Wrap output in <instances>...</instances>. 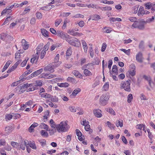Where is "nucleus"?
I'll return each mask as SVG.
<instances>
[{
  "mask_svg": "<svg viewBox=\"0 0 155 155\" xmlns=\"http://www.w3.org/2000/svg\"><path fill=\"white\" fill-rule=\"evenodd\" d=\"M109 87V84L108 82L106 83L104 85L103 89L104 91H107L108 90Z\"/></svg>",
  "mask_w": 155,
  "mask_h": 155,
  "instance_id": "28",
  "label": "nucleus"
},
{
  "mask_svg": "<svg viewBox=\"0 0 155 155\" xmlns=\"http://www.w3.org/2000/svg\"><path fill=\"white\" fill-rule=\"evenodd\" d=\"M43 71V68H41L37 71H35L33 73L31 74V77H34L35 76H37L41 73Z\"/></svg>",
  "mask_w": 155,
  "mask_h": 155,
  "instance_id": "16",
  "label": "nucleus"
},
{
  "mask_svg": "<svg viewBox=\"0 0 155 155\" xmlns=\"http://www.w3.org/2000/svg\"><path fill=\"white\" fill-rule=\"evenodd\" d=\"M68 33H69L70 35L74 36H77V35L79 34L78 32H75L73 30H69L68 31Z\"/></svg>",
  "mask_w": 155,
  "mask_h": 155,
  "instance_id": "27",
  "label": "nucleus"
},
{
  "mask_svg": "<svg viewBox=\"0 0 155 155\" xmlns=\"http://www.w3.org/2000/svg\"><path fill=\"white\" fill-rule=\"evenodd\" d=\"M146 9H150L152 6V4L150 2L147 3L145 5Z\"/></svg>",
  "mask_w": 155,
  "mask_h": 155,
  "instance_id": "49",
  "label": "nucleus"
},
{
  "mask_svg": "<svg viewBox=\"0 0 155 155\" xmlns=\"http://www.w3.org/2000/svg\"><path fill=\"white\" fill-rule=\"evenodd\" d=\"M92 20H98L100 19V16L99 15H94L92 16Z\"/></svg>",
  "mask_w": 155,
  "mask_h": 155,
  "instance_id": "45",
  "label": "nucleus"
},
{
  "mask_svg": "<svg viewBox=\"0 0 155 155\" xmlns=\"http://www.w3.org/2000/svg\"><path fill=\"white\" fill-rule=\"evenodd\" d=\"M46 54V51L43 50L41 51L40 58L41 59H42L44 57Z\"/></svg>",
  "mask_w": 155,
  "mask_h": 155,
  "instance_id": "63",
  "label": "nucleus"
},
{
  "mask_svg": "<svg viewBox=\"0 0 155 155\" xmlns=\"http://www.w3.org/2000/svg\"><path fill=\"white\" fill-rule=\"evenodd\" d=\"M81 41L84 51L86 53L87 52L88 49V47L87 46V43L86 41L84 40H82Z\"/></svg>",
  "mask_w": 155,
  "mask_h": 155,
  "instance_id": "14",
  "label": "nucleus"
},
{
  "mask_svg": "<svg viewBox=\"0 0 155 155\" xmlns=\"http://www.w3.org/2000/svg\"><path fill=\"white\" fill-rule=\"evenodd\" d=\"M116 125L117 127L119 126L121 127H122L123 126V121L122 120H117L116 123Z\"/></svg>",
  "mask_w": 155,
  "mask_h": 155,
  "instance_id": "21",
  "label": "nucleus"
},
{
  "mask_svg": "<svg viewBox=\"0 0 155 155\" xmlns=\"http://www.w3.org/2000/svg\"><path fill=\"white\" fill-rule=\"evenodd\" d=\"M109 98V96L107 93H105L101 95L100 98L99 103L102 106H105L107 103V101Z\"/></svg>",
  "mask_w": 155,
  "mask_h": 155,
  "instance_id": "3",
  "label": "nucleus"
},
{
  "mask_svg": "<svg viewBox=\"0 0 155 155\" xmlns=\"http://www.w3.org/2000/svg\"><path fill=\"white\" fill-rule=\"evenodd\" d=\"M41 97L45 98H51V95L47 93H44L43 94H40Z\"/></svg>",
  "mask_w": 155,
  "mask_h": 155,
  "instance_id": "22",
  "label": "nucleus"
},
{
  "mask_svg": "<svg viewBox=\"0 0 155 155\" xmlns=\"http://www.w3.org/2000/svg\"><path fill=\"white\" fill-rule=\"evenodd\" d=\"M67 81L73 83H75L76 82V80L75 79L72 77H68L67 79Z\"/></svg>",
  "mask_w": 155,
  "mask_h": 155,
  "instance_id": "35",
  "label": "nucleus"
},
{
  "mask_svg": "<svg viewBox=\"0 0 155 155\" xmlns=\"http://www.w3.org/2000/svg\"><path fill=\"white\" fill-rule=\"evenodd\" d=\"M41 31L43 35L45 37L48 36V32L46 29L42 28L41 29Z\"/></svg>",
  "mask_w": 155,
  "mask_h": 155,
  "instance_id": "26",
  "label": "nucleus"
},
{
  "mask_svg": "<svg viewBox=\"0 0 155 155\" xmlns=\"http://www.w3.org/2000/svg\"><path fill=\"white\" fill-rule=\"evenodd\" d=\"M11 145L15 148H17L19 146V144L15 142H12L11 143Z\"/></svg>",
  "mask_w": 155,
  "mask_h": 155,
  "instance_id": "34",
  "label": "nucleus"
},
{
  "mask_svg": "<svg viewBox=\"0 0 155 155\" xmlns=\"http://www.w3.org/2000/svg\"><path fill=\"white\" fill-rule=\"evenodd\" d=\"M68 125L65 121H63L57 125L56 128L59 132H66L69 129Z\"/></svg>",
  "mask_w": 155,
  "mask_h": 155,
  "instance_id": "2",
  "label": "nucleus"
},
{
  "mask_svg": "<svg viewBox=\"0 0 155 155\" xmlns=\"http://www.w3.org/2000/svg\"><path fill=\"white\" fill-rule=\"evenodd\" d=\"M62 19L61 18L57 19L55 21V25L56 27H58V26L62 22Z\"/></svg>",
  "mask_w": 155,
  "mask_h": 155,
  "instance_id": "32",
  "label": "nucleus"
},
{
  "mask_svg": "<svg viewBox=\"0 0 155 155\" xmlns=\"http://www.w3.org/2000/svg\"><path fill=\"white\" fill-rule=\"evenodd\" d=\"M51 101L53 102H57L58 101V98L55 96L51 97V98H50Z\"/></svg>",
  "mask_w": 155,
  "mask_h": 155,
  "instance_id": "37",
  "label": "nucleus"
},
{
  "mask_svg": "<svg viewBox=\"0 0 155 155\" xmlns=\"http://www.w3.org/2000/svg\"><path fill=\"white\" fill-rule=\"evenodd\" d=\"M41 135L44 137H48V134L47 131L45 130H42L41 132Z\"/></svg>",
  "mask_w": 155,
  "mask_h": 155,
  "instance_id": "25",
  "label": "nucleus"
},
{
  "mask_svg": "<svg viewBox=\"0 0 155 155\" xmlns=\"http://www.w3.org/2000/svg\"><path fill=\"white\" fill-rule=\"evenodd\" d=\"M12 61L11 60L8 61L3 68L2 72L5 71L8 68L9 65L12 63Z\"/></svg>",
  "mask_w": 155,
  "mask_h": 155,
  "instance_id": "15",
  "label": "nucleus"
},
{
  "mask_svg": "<svg viewBox=\"0 0 155 155\" xmlns=\"http://www.w3.org/2000/svg\"><path fill=\"white\" fill-rule=\"evenodd\" d=\"M20 148L23 150H25V147H26V146L24 144L23 142L21 141L20 144Z\"/></svg>",
  "mask_w": 155,
  "mask_h": 155,
  "instance_id": "56",
  "label": "nucleus"
},
{
  "mask_svg": "<svg viewBox=\"0 0 155 155\" xmlns=\"http://www.w3.org/2000/svg\"><path fill=\"white\" fill-rule=\"evenodd\" d=\"M139 6L136 5L133 8V12L134 14H136L138 13Z\"/></svg>",
  "mask_w": 155,
  "mask_h": 155,
  "instance_id": "36",
  "label": "nucleus"
},
{
  "mask_svg": "<svg viewBox=\"0 0 155 155\" xmlns=\"http://www.w3.org/2000/svg\"><path fill=\"white\" fill-rule=\"evenodd\" d=\"M54 65L52 64H50L44 68L45 71H49L51 73L54 71Z\"/></svg>",
  "mask_w": 155,
  "mask_h": 155,
  "instance_id": "8",
  "label": "nucleus"
},
{
  "mask_svg": "<svg viewBox=\"0 0 155 155\" xmlns=\"http://www.w3.org/2000/svg\"><path fill=\"white\" fill-rule=\"evenodd\" d=\"M107 124L108 127L110 129H114L115 127L114 124H111V123L109 121L107 122Z\"/></svg>",
  "mask_w": 155,
  "mask_h": 155,
  "instance_id": "43",
  "label": "nucleus"
},
{
  "mask_svg": "<svg viewBox=\"0 0 155 155\" xmlns=\"http://www.w3.org/2000/svg\"><path fill=\"white\" fill-rule=\"evenodd\" d=\"M50 45V42H48L47 43V44L44 46L43 50L45 51H47L48 50Z\"/></svg>",
  "mask_w": 155,
  "mask_h": 155,
  "instance_id": "50",
  "label": "nucleus"
},
{
  "mask_svg": "<svg viewBox=\"0 0 155 155\" xmlns=\"http://www.w3.org/2000/svg\"><path fill=\"white\" fill-rule=\"evenodd\" d=\"M49 112L48 110L46 111L45 113V115L44 116V119H47L49 115Z\"/></svg>",
  "mask_w": 155,
  "mask_h": 155,
  "instance_id": "54",
  "label": "nucleus"
},
{
  "mask_svg": "<svg viewBox=\"0 0 155 155\" xmlns=\"http://www.w3.org/2000/svg\"><path fill=\"white\" fill-rule=\"evenodd\" d=\"M110 21L112 22L116 21H122V19L119 18H110Z\"/></svg>",
  "mask_w": 155,
  "mask_h": 155,
  "instance_id": "20",
  "label": "nucleus"
},
{
  "mask_svg": "<svg viewBox=\"0 0 155 155\" xmlns=\"http://www.w3.org/2000/svg\"><path fill=\"white\" fill-rule=\"evenodd\" d=\"M117 68L116 65H114L113 66L112 69V71L113 73H117Z\"/></svg>",
  "mask_w": 155,
  "mask_h": 155,
  "instance_id": "40",
  "label": "nucleus"
},
{
  "mask_svg": "<svg viewBox=\"0 0 155 155\" xmlns=\"http://www.w3.org/2000/svg\"><path fill=\"white\" fill-rule=\"evenodd\" d=\"M38 58V54H35V55L33 57L31 58V63H33L34 62V61L36 60V61H37Z\"/></svg>",
  "mask_w": 155,
  "mask_h": 155,
  "instance_id": "30",
  "label": "nucleus"
},
{
  "mask_svg": "<svg viewBox=\"0 0 155 155\" xmlns=\"http://www.w3.org/2000/svg\"><path fill=\"white\" fill-rule=\"evenodd\" d=\"M5 130L7 133H10L12 131V128L9 126L6 127L5 128Z\"/></svg>",
  "mask_w": 155,
  "mask_h": 155,
  "instance_id": "31",
  "label": "nucleus"
},
{
  "mask_svg": "<svg viewBox=\"0 0 155 155\" xmlns=\"http://www.w3.org/2000/svg\"><path fill=\"white\" fill-rule=\"evenodd\" d=\"M36 17L38 18L41 19L42 18V15L41 13L39 12H37L36 14Z\"/></svg>",
  "mask_w": 155,
  "mask_h": 155,
  "instance_id": "64",
  "label": "nucleus"
},
{
  "mask_svg": "<svg viewBox=\"0 0 155 155\" xmlns=\"http://www.w3.org/2000/svg\"><path fill=\"white\" fill-rule=\"evenodd\" d=\"M20 53L19 52H17L16 53L15 55V58L17 60H19V59L20 58Z\"/></svg>",
  "mask_w": 155,
  "mask_h": 155,
  "instance_id": "48",
  "label": "nucleus"
},
{
  "mask_svg": "<svg viewBox=\"0 0 155 155\" xmlns=\"http://www.w3.org/2000/svg\"><path fill=\"white\" fill-rule=\"evenodd\" d=\"M133 99L132 95L130 94H129L127 96V102L130 103Z\"/></svg>",
  "mask_w": 155,
  "mask_h": 155,
  "instance_id": "38",
  "label": "nucleus"
},
{
  "mask_svg": "<svg viewBox=\"0 0 155 155\" xmlns=\"http://www.w3.org/2000/svg\"><path fill=\"white\" fill-rule=\"evenodd\" d=\"M128 20L131 22H134L131 28L132 29L137 28L140 30H143L145 29V25L146 22L145 21H137V19L134 17H130Z\"/></svg>",
  "mask_w": 155,
  "mask_h": 155,
  "instance_id": "1",
  "label": "nucleus"
},
{
  "mask_svg": "<svg viewBox=\"0 0 155 155\" xmlns=\"http://www.w3.org/2000/svg\"><path fill=\"white\" fill-rule=\"evenodd\" d=\"M112 8L110 6H106L104 7H101V10L103 11H110Z\"/></svg>",
  "mask_w": 155,
  "mask_h": 155,
  "instance_id": "33",
  "label": "nucleus"
},
{
  "mask_svg": "<svg viewBox=\"0 0 155 155\" xmlns=\"http://www.w3.org/2000/svg\"><path fill=\"white\" fill-rule=\"evenodd\" d=\"M11 18V17L10 16L8 17H7L5 19V21L4 22L2 25H5L8 23L10 20H12V18Z\"/></svg>",
  "mask_w": 155,
  "mask_h": 155,
  "instance_id": "41",
  "label": "nucleus"
},
{
  "mask_svg": "<svg viewBox=\"0 0 155 155\" xmlns=\"http://www.w3.org/2000/svg\"><path fill=\"white\" fill-rule=\"evenodd\" d=\"M28 59L29 58H26L21 63V66L22 67L25 66L26 65Z\"/></svg>",
  "mask_w": 155,
  "mask_h": 155,
  "instance_id": "42",
  "label": "nucleus"
},
{
  "mask_svg": "<svg viewBox=\"0 0 155 155\" xmlns=\"http://www.w3.org/2000/svg\"><path fill=\"white\" fill-rule=\"evenodd\" d=\"M120 50L124 52L126 54L128 55H129L130 54V49H129L128 50H126L124 49H121Z\"/></svg>",
  "mask_w": 155,
  "mask_h": 155,
  "instance_id": "44",
  "label": "nucleus"
},
{
  "mask_svg": "<svg viewBox=\"0 0 155 155\" xmlns=\"http://www.w3.org/2000/svg\"><path fill=\"white\" fill-rule=\"evenodd\" d=\"M143 55L140 52H139L136 55V60L140 63L143 62Z\"/></svg>",
  "mask_w": 155,
  "mask_h": 155,
  "instance_id": "11",
  "label": "nucleus"
},
{
  "mask_svg": "<svg viewBox=\"0 0 155 155\" xmlns=\"http://www.w3.org/2000/svg\"><path fill=\"white\" fill-rule=\"evenodd\" d=\"M51 8H51L50 6L48 5V6L41 7L40 9L45 11H48L50 10Z\"/></svg>",
  "mask_w": 155,
  "mask_h": 155,
  "instance_id": "29",
  "label": "nucleus"
},
{
  "mask_svg": "<svg viewBox=\"0 0 155 155\" xmlns=\"http://www.w3.org/2000/svg\"><path fill=\"white\" fill-rule=\"evenodd\" d=\"M130 82V81H127L121 83L120 84L121 88L124 89L125 91H130L131 89Z\"/></svg>",
  "mask_w": 155,
  "mask_h": 155,
  "instance_id": "4",
  "label": "nucleus"
},
{
  "mask_svg": "<svg viewBox=\"0 0 155 155\" xmlns=\"http://www.w3.org/2000/svg\"><path fill=\"white\" fill-rule=\"evenodd\" d=\"M33 86L32 84H29L28 83H26L23 85L21 87V89H25V88L26 89L28 87H31Z\"/></svg>",
  "mask_w": 155,
  "mask_h": 155,
  "instance_id": "19",
  "label": "nucleus"
},
{
  "mask_svg": "<svg viewBox=\"0 0 155 155\" xmlns=\"http://www.w3.org/2000/svg\"><path fill=\"white\" fill-rule=\"evenodd\" d=\"M83 73L86 76H91L92 74L91 72L88 70L87 69H84V71Z\"/></svg>",
  "mask_w": 155,
  "mask_h": 155,
  "instance_id": "18",
  "label": "nucleus"
},
{
  "mask_svg": "<svg viewBox=\"0 0 155 155\" xmlns=\"http://www.w3.org/2000/svg\"><path fill=\"white\" fill-rule=\"evenodd\" d=\"M66 41L70 44L76 47H78L80 44L79 40L75 38H74L72 40H70V36L68 37Z\"/></svg>",
  "mask_w": 155,
  "mask_h": 155,
  "instance_id": "5",
  "label": "nucleus"
},
{
  "mask_svg": "<svg viewBox=\"0 0 155 155\" xmlns=\"http://www.w3.org/2000/svg\"><path fill=\"white\" fill-rule=\"evenodd\" d=\"M22 47L24 50L27 49L29 47V45L27 44V42L24 44H22Z\"/></svg>",
  "mask_w": 155,
  "mask_h": 155,
  "instance_id": "57",
  "label": "nucleus"
},
{
  "mask_svg": "<svg viewBox=\"0 0 155 155\" xmlns=\"http://www.w3.org/2000/svg\"><path fill=\"white\" fill-rule=\"evenodd\" d=\"M93 113L95 116L97 117L100 118L102 116L101 111L99 109H96L94 110Z\"/></svg>",
  "mask_w": 155,
  "mask_h": 155,
  "instance_id": "10",
  "label": "nucleus"
},
{
  "mask_svg": "<svg viewBox=\"0 0 155 155\" xmlns=\"http://www.w3.org/2000/svg\"><path fill=\"white\" fill-rule=\"evenodd\" d=\"M57 35L58 37H60L61 38L65 39L66 41L69 36V35L64 33L63 32L61 31H57Z\"/></svg>",
  "mask_w": 155,
  "mask_h": 155,
  "instance_id": "6",
  "label": "nucleus"
},
{
  "mask_svg": "<svg viewBox=\"0 0 155 155\" xmlns=\"http://www.w3.org/2000/svg\"><path fill=\"white\" fill-rule=\"evenodd\" d=\"M42 46L40 45H39L37 48V53L36 54H38V53H39L42 49Z\"/></svg>",
  "mask_w": 155,
  "mask_h": 155,
  "instance_id": "55",
  "label": "nucleus"
},
{
  "mask_svg": "<svg viewBox=\"0 0 155 155\" xmlns=\"http://www.w3.org/2000/svg\"><path fill=\"white\" fill-rule=\"evenodd\" d=\"M57 84L60 87H67L69 86V84L67 83H58Z\"/></svg>",
  "mask_w": 155,
  "mask_h": 155,
  "instance_id": "23",
  "label": "nucleus"
},
{
  "mask_svg": "<svg viewBox=\"0 0 155 155\" xmlns=\"http://www.w3.org/2000/svg\"><path fill=\"white\" fill-rule=\"evenodd\" d=\"M11 38L10 39H12V37L8 35H7L4 33H2L0 34V38L3 41H7L8 40V38Z\"/></svg>",
  "mask_w": 155,
  "mask_h": 155,
  "instance_id": "9",
  "label": "nucleus"
},
{
  "mask_svg": "<svg viewBox=\"0 0 155 155\" xmlns=\"http://www.w3.org/2000/svg\"><path fill=\"white\" fill-rule=\"evenodd\" d=\"M61 62V61H59L57 62H54L52 63V64L54 65V68H55L56 67L58 66H59Z\"/></svg>",
  "mask_w": 155,
  "mask_h": 155,
  "instance_id": "47",
  "label": "nucleus"
},
{
  "mask_svg": "<svg viewBox=\"0 0 155 155\" xmlns=\"http://www.w3.org/2000/svg\"><path fill=\"white\" fill-rule=\"evenodd\" d=\"M84 17V15L79 14H76L73 17V18H83Z\"/></svg>",
  "mask_w": 155,
  "mask_h": 155,
  "instance_id": "58",
  "label": "nucleus"
},
{
  "mask_svg": "<svg viewBox=\"0 0 155 155\" xmlns=\"http://www.w3.org/2000/svg\"><path fill=\"white\" fill-rule=\"evenodd\" d=\"M144 78L147 80L149 82V83L150 84V85L151 86V83L152 82L151 80V78L150 77H147L146 76H144Z\"/></svg>",
  "mask_w": 155,
  "mask_h": 155,
  "instance_id": "53",
  "label": "nucleus"
},
{
  "mask_svg": "<svg viewBox=\"0 0 155 155\" xmlns=\"http://www.w3.org/2000/svg\"><path fill=\"white\" fill-rule=\"evenodd\" d=\"M144 15V8L141 6L140 7L137 13V15L139 16H142Z\"/></svg>",
  "mask_w": 155,
  "mask_h": 155,
  "instance_id": "12",
  "label": "nucleus"
},
{
  "mask_svg": "<svg viewBox=\"0 0 155 155\" xmlns=\"http://www.w3.org/2000/svg\"><path fill=\"white\" fill-rule=\"evenodd\" d=\"M72 54L71 48H69L66 51V56H69L71 55Z\"/></svg>",
  "mask_w": 155,
  "mask_h": 155,
  "instance_id": "46",
  "label": "nucleus"
},
{
  "mask_svg": "<svg viewBox=\"0 0 155 155\" xmlns=\"http://www.w3.org/2000/svg\"><path fill=\"white\" fill-rule=\"evenodd\" d=\"M5 116V119L6 120H11L12 117V115L9 114H6Z\"/></svg>",
  "mask_w": 155,
  "mask_h": 155,
  "instance_id": "51",
  "label": "nucleus"
},
{
  "mask_svg": "<svg viewBox=\"0 0 155 155\" xmlns=\"http://www.w3.org/2000/svg\"><path fill=\"white\" fill-rule=\"evenodd\" d=\"M50 30L51 32L54 35L57 34V31L56 32V30L54 28H50Z\"/></svg>",
  "mask_w": 155,
  "mask_h": 155,
  "instance_id": "62",
  "label": "nucleus"
},
{
  "mask_svg": "<svg viewBox=\"0 0 155 155\" xmlns=\"http://www.w3.org/2000/svg\"><path fill=\"white\" fill-rule=\"evenodd\" d=\"M72 73L76 77L80 78L82 77V75L77 70H74L72 72Z\"/></svg>",
  "mask_w": 155,
  "mask_h": 155,
  "instance_id": "13",
  "label": "nucleus"
},
{
  "mask_svg": "<svg viewBox=\"0 0 155 155\" xmlns=\"http://www.w3.org/2000/svg\"><path fill=\"white\" fill-rule=\"evenodd\" d=\"M30 147L33 149H36V147L34 143H31L29 144Z\"/></svg>",
  "mask_w": 155,
  "mask_h": 155,
  "instance_id": "59",
  "label": "nucleus"
},
{
  "mask_svg": "<svg viewBox=\"0 0 155 155\" xmlns=\"http://www.w3.org/2000/svg\"><path fill=\"white\" fill-rule=\"evenodd\" d=\"M130 66L132 69L128 71L127 73L131 76H133L136 75V67L134 64H132Z\"/></svg>",
  "mask_w": 155,
  "mask_h": 155,
  "instance_id": "7",
  "label": "nucleus"
},
{
  "mask_svg": "<svg viewBox=\"0 0 155 155\" xmlns=\"http://www.w3.org/2000/svg\"><path fill=\"white\" fill-rule=\"evenodd\" d=\"M59 59V54H57L54 59V62H57L58 61Z\"/></svg>",
  "mask_w": 155,
  "mask_h": 155,
  "instance_id": "61",
  "label": "nucleus"
},
{
  "mask_svg": "<svg viewBox=\"0 0 155 155\" xmlns=\"http://www.w3.org/2000/svg\"><path fill=\"white\" fill-rule=\"evenodd\" d=\"M106 110L107 112H109L111 114H112L114 115H115V112L112 109V108H107L106 109Z\"/></svg>",
  "mask_w": 155,
  "mask_h": 155,
  "instance_id": "24",
  "label": "nucleus"
},
{
  "mask_svg": "<svg viewBox=\"0 0 155 155\" xmlns=\"http://www.w3.org/2000/svg\"><path fill=\"white\" fill-rule=\"evenodd\" d=\"M81 91V90L80 89L78 88L77 89L74 90L73 91L72 93V94L74 96H75L78 94V92H80Z\"/></svg>",
  "mask_w": 155,
  "mask_h": 155,
  "instance_id": "39",
  "label": "nucleus"
},
{
  "mask_svg": "<svg viewBox=\"0 0 155 155\" xmlns=\"http://www.w3.org/2000/svg\"><path fill=\"white\" fill-rule=\"evenodd\" d=\"M39 127L41 128L46 129V130H49L48 129V126L44 123H41V124H40V125Z\"/></svg>",
  "mask_w": 155,
  "mask_h": 155,
  "instance_id": "17",
  "label": "nucleus"
},
{
  "mask_svg": "<svg viewBox=\"0 0 155 155\" xmlns=\"http://www.w3.org/2000/svg\"><path fill=\"white\" fill-rule=\"evenodd\" d=\"M100 61L98 58H96L95 59L94 62L93 63H92V65H98L99 64Z\"/></svg>",
  "mask_w": 155,
  "mask_h": 155,
  "instance_id": "52",
  "label": "nucleus"
},
{
  "mask_svg": "<svg viewBox=\"0 0 155 155\" xmlns=\"http://www.w3.org/2000/svg\"><path fill=\"white\" fill-rule=\"evenodd\" d=\"M104 29L106 30L105 32L107 33H110L111 31V28L105 27L104 28Z\"/></svg>",
  "mask_w": 155,
  "mask_h": 155,
  "instance_id": "60",
  "label": "nucleus"
}]
</instances>
